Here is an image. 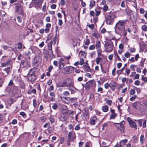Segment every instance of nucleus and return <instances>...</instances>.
I'll return each mask as SVG.
<instances>
[{"label":"nucleus","mask_w":147,"mask_h":147,"mask_svg":"<svg viewBox=\"0 0 147 147\" xmlns=\"http://www.w3.org/2000/svg\"><path fill=\"white\" fill-rule=\"evenodd\" d=\"M49 119L51 123H54L55 122V116L53 115H50L49 117Z\"/></svg>","instance_id":"obj_31"},{"label":"nucleus","mask_w":147,"mask_h":147,"mask_svg":"<svg viewBox=\"0 0 147 147\" xmlns=\"http://www.w3.org/2000/svg\"><path fill=\"white\" fill-rule=\"evenodd\" d=\"M98 120V119L96 116H93L90 118L89 123L91 125H95Z\"/></svg>","instance_id":"obj_14"},{"label":"nucleus","mask_w":147,"mask_h":147,"mask_svg":"<svg viewBox=\"0 0 147 147\" xmlns=\"http://www.w3.org/2000/svg\"><path fill=\"white\" fill-rule=\"evenodd\" d=\"M63 57L66 60V61L65 62L67 64H70L69 59L71 58V56L70 55H69L68 56H64Z\"/></svg>","instance_id":"obj_34"},{"label":"nucleus","mask_w":147,"mask_h":147,"mask_svg":"<svg viewBox=\"0 0 147 147\" xmlns=\"http://www.w3.org/2000/svg\"><path fill=\"white\" fill-rule=\"evenodd\" d=\"M11 68L9 67L5 68L4 69V71L7 73V74L6 75V76L9 74V72L11 71Z\"/></svg>","instance_id":"obj_40"},{"label":"nucleus","mask_w":147,"mask_h":147,"mask_svg":"<svg viewBox=\"0 0 147 147\" xmlns=\"http://www.w3.org/2000/svg\"><path fill=\"white\" fill-rule=\"evenodd\" d=\"M95 47L97 50L98 55H100L102 52V51L101 49V43L100 41H96Z\"/></svg>","instance_id":"obj_10"},{"label":"nucleus","mask_w":147,"mask_h":147,"mask_svg":"<svg viewBox=\"0 0 147 147\" xmlns=\"http://www.w3.org/2000/svg\"><path fill=\"white\" fill-rule=\"evenodd\" d=\"M102 58L100 57H98L95 59L96 63L97 65L100 64V63L102 61Z\"/></svg>","instance_id":"obj_38"},{"label":"nucleus","mask_w":147,"mask_h":147,"mask_svg":"<svg viewBox=\"0 0 147 147\" xmlns=\"http://www.w3.org/2000/svg\"><path fill=\"white\" fill-rule=\"evenodd\" d=\"M40 121L42 123H44L47 119V118L45 116H43L40 117L39 118Z\"/></svg>","instance_id":"obj_36"},{"label":"nucleus","mask_w":147,"mask_h":147,"mask_svg":"<svg viewBox=\"0 0 147 147\" xmlns=\"http://www.w3.org/2000/svg\"><path fill=\"white\" fill-rule=\"evenodd\" d=\"M83 67H84L85 71L86 72H90L91 69L90 66L89 65H83Z\"/></svg>","instance_id":"obj_35"},{"label":"nucleus","mask_w":147,"mask_h":147,"mask_svg":"<svg viewBox=\"0 0 147 147\" xmlns=\"http://www.w3.org/2000/svg\"><path fill=\"white\" fill-rule=\"evenodd\" d=\"M142 119H140L139 120H135V121H137L138 123L139 126L141 127L142 125Z\"/></svg>","instance_id":"obj_43"},{"label":"nucleus","mask_w":147,"mask_h":147,"mask_svg":"<svg viewBox=\"0 0 147 147\" xmlns=\"http://www.w3.org/2000/svg\"><path fill=\"white\" fill-rule=\"evenodd\" d=\"M34 6L36 8H39L42 5V3L36 0H33V2Z\"/></svg>","instance_id":"obj_22"},{"label":"nucleus","mask_w":147,"mask_h":147,"mask_svg":"<svg viewBox=\"0 0 147 147\" xmlns=\"http://www.w3.org/2000/svg\"><path fill=\"white\" fill-rule=\"evenodd\" d=\"M68 128L69 130H72V131L74 129V125L72 124H70L68 125Z\"/></svg>","instance_id":"obj_57"},{"label":"nucleus","mask_w":147,"mask_h":147,"mask_svg":"<svg viewBox=\"0 0 147 147\" xmlns=\"http://www.w3.org/2000/svg\"><path fill=\"white\" fill-rule=\"evenodd\" d=\"M90 40L89 39H86L85 42V44L88 46L90 43Z\"/></svg>","instance_id":"obj_63"},{"label":"nucleus","mask_w":147,"mask_h":147,"mask_svg":"<svg viewBox=\"0 0 147 147\" xmlns=\"http://www.w3.org/2000/svg\"><path fill=\"white\" fill-rule=\"evenodd\" d=\"M145 141V138L143 135H142L140 137V141L142 144H143Z\"/></svg>","instance_id":"obj_44"},{"label":"nucleus","mask_w":147,"mask_h":147,"mask_svg":"<svg viewBox=\"0 0 147 147\" xmlns=\"http://www.w3.org/2000/svg\"><path fill=\"white\" fill-rule=\"evenodd\" d=\"M33 105L34 108H38L39 106L40 103L38 102L35 99L33 100Z\"/></svg>","instance_id":"obj_26"},{"label":"nucleus","mask_w":147,"mask_h":147,"mask_svg":"<svg viewBox=\"0 0 147 147\" xmlns=\"http://www.w3.org/2000/svg\"><path fill=\"white\" fill-rule=\"evenodd\" d=\"M7 50L9 51H13L15 53V51L14 50V49L12 48L11 46H7Z\"/></svg>","instance_id":"obj_47"},{"label":"nucleus","mask_w":147,"mask_h":147,"mask_svg":"<svg viewBox=\"0 0 147 147\" xmlns=\"http://www.w3.org/2000/svg\"><path fill=\"white\" fill-rule=\"evenodd\" d=\"M22 64L25 67L30 68L31 67L30 63L27 60L23 61L22 62Z\"/></svg>","instance_id":"obj_25"},{"label":"nucleus","mask_w":147,"mask_h":147,"mask_svg":"<svg viewBox=\"0 0 147 147\" xmlns=\"http://www.w3.org/2000/svg\"><path fill=\"white\" fill-rule=\"evenodd\" d=\"M48 49H49V53H50L49 54V55L51 56L52 57V58L55 57L54 56V55L53 53L52 50V46L51 44H49L48 45Z\"/></svg>","instance_id":"obj_23"},{"label":"nucleus","mask_w":147,"mask_h":147,"mask_svg":"<svg viewBox=\"0 0 147 147\" xmlns=\"http://www.w3.org/2000/svg\"><path fill=\"white\" fill-rule=\"evenodd\" d=\"M136 66V65L134 64H132L130 65V68L132 71H135V67Z\"/></svg>","instance_id":"obj_54"},{"label":"nucleus","mask_w":147,"mask_h":147,"mask_svg":"<svg viewBox=\"0 0 147 147\" xmlns=\"http://www.w3.org/2000/svg\"><path fill=\"white\" fill-rule=\"evenodd\" d=\"M67 84V81L65 80L62 82H59L56 84V87L57 88L63 87H66Z\"/></svg>","instance_id":"obj_17"},{"label":"nucleus","mask_w":147,"mask_h":147,"mask_svg":"<svg viewBox=\"0 0 147 147\" xmlns=\"http://www.w3.org/2000/svg\"><path fill=\"white\" fill-rule=\"evenodd\" d=\"M65 114H63L59 118V120L62 122H66L68 121V119Z\"/></svg>","instance_id":"obj_19"},{"label":"nucleus","mask_w":147,"mask_h":147,"mask_svg":"<svg viewBox=\"0 0 147 147\" xmlns=\"http://www.w3.org/2000/svg\"><path fill=\"white\" fill-rule=\"evenodd\" d=\"M113 54L114 58L115 59H116L118 61H121L117 51H114Z\"/></svg>","instance_id":"obj_27"},{"label":"nucleus","mask_w":147,"mask_h":147,"mask_svg":"<svg viewBox=\"0 0 147 147\" xmlns=\"http://www.w3.org/2000/svg\"><path fill=\"white\" fill-rule=\"evenodd\" d=\"M52 107L53 109L56 110L58 107V105L57 104L55 103L53 104Z\"/></svg>","instance_id":"obj_59"},{"label":"nucleus","mask_w":147,"mask_h":147,"mask_svg":"<svg viewBox=\"0 0 147 147\" xmlns=\"http://www.w3.org/2000/svg\"><path fill=\"white\" fill-rule=\"evenodd\" d=\"M109 87L113 91H114L116 88L117 83L113 81H111L109 83Z\"/></svg>","instance_id":"obj_16"},{"label":"nucleus","mask_w":147,"mask_h":147,"mask_svg":"<svg viewBox=\"0 0 147 147\" xmlns=\"http://www.w3.org/2000/svg\"><path fill=\"white\" fill-rule=\"evenodd\" d=\"M43 127L44 128L47 127L48 129H49L51 128V126L50 123L49 122H47L45 123L43 126Z\"/></svg>","instance_id":"obj_39"},{"label":"nucleus","mask_w":147,"mask_h":147,"mask_svg":"<svg viewBox=\"0 0 147 147\" xmlns=\"http://www.w3.org/2000/svg\"><path fill=\"white\" fill-rule=\"evenodd\" d=\"M19 114L24 118H26V114L24 112H20V113Z\"/></svg>","instance_id":"obj_51"},{"label":"nucleus","mask_w":147,"mask_h":147,"mask_svg":"<svg viewBox=\"0 0 147 147\" xmlns=\"http://www.w3.org/2000/svg\"><path fill=\"white\" fill-rule=\"evenodd\" d=\"M92 35L93 37L96 38H98L100 36L99 33L97 32H95L94 33H92Z\"/></svg>","instance_id":"obj_48"},{"label":"nucleus","mask_w":147,"mask_h":147,"mask_svg":"<svg viewBox=\"0 0 147 147\" xmlns=\"http://www.w3.org/2000/svg\"><path fill=\"white\" fill-rule=\"evenodd\" d=\"M74 81H71L70 82H69L68 84L67 82L66 87H69V88L70 87H74Z\"/></svg>","instance_id":"obj_28"},{"label":"nucleus","mask_w":147,"mask_h":147,"mask_svg":"<svg viewBox=\"0 0 147 147\" xmlns=\"http://www.w3.org/2000/svg\"><path fill=\"white\" fill-rule=\"evenodd\" d=\"M115 16L112 13H109L105 17V22L106 23L109 25L113 24L114 22V19Z\"/></svg>","instance_id":"obj_5"},{"label":"nucleus","mask_w":147,"mask_h":147,"mask_svg":"<svg viewBox=\"0 0 147 147\" xmlns=\"http://www.w3.org/2000/svg\"><path fill=\"white\" fill-rule=\"evenodd\" d=\"M27 93L29 94H31L33 93L34 94H36V91L35 89H33L32 90H29L28 91Z\"/></svg>","instance_id":"obj_41"},{"label":"nucleus","mask_w":147,"mask_h":147,"mask_svg":"<svg viewBox=\"0 0 147 147\" xmlns=\"http://www.w3.org/2000/svg\"><path fill=\"white\" fill-rule=\"evenodd\" d=\"M3 59L4 60H6V62L2 63L1 64V66L2 67H6L7 65L10 64V62L11 61V59L8 56H3Z\"/></svg>","instance_id":"obj_11"},{"label":"nucleus","mask_w":147,"mask_h":147,"mask_svg":"<svg viewBox=\"0 0 147 147\" xmlns=\"http://www.w3.org/2000/svg\"><path fill=\"white\" fill-rule=\"evenodd\" d=\"M128 141L127 139H125L121 141L120 143L122 146L124 145L125 144L127 143Z\"/></svg>","instance_id":"obj_49"},{"label":"nucleus","mask_w":147,"mask_h":147,"mask_svg":"<svg viewBox=\"0 0 147 147\" xmlns=\"http://www.w3.org/2000/svg\"><path fill=\"white\" fill-rule=\"evenodd\" d=\"M130 127L132 128H134L135 129H137V126L136 122L133 121L129 124Z\"/></svg>","instance_id":"obj_29"},{"label":"nucleus","mask_w":147,"mask_h":147,"mask_svg":"<svg viewBox=\"0 0 147 147\" xmlns=\"http://www.w3.org/2000/svg\"><path fill=\"white\" fill-rule=\"evenodd\" d=\"M102 111L104 112H107L109 111V107L107 105H105L101 107Z\"/></svg>","instance_id":"obj_32"},{"label":"nucleus","mask_w":147,"mask_h":147,"mask_svg":"<svg viewBox=\"0 0 147 147\" xmlns=\"http://www.w3.org/2000/svg\"><path fill=\"white\" fill-rule=\"evenodd\" d=\"M96 86V84L95 81L91 80L86 82L85 86V89L89 90L90 88H94Z\"/></svg>","instance_id":"obj_7"},{"label":"nucleus","mask_w":147,"mask_h":147,"mask_svg":"<svg viewBox=\"0 0 147 147\" xmlns=\"http://www.w3.org/2000/svg\"><path fill=\"white\" fill-rule=\"evenodd\" d=\"M106 51L109 53L111 52L114 47L113 43L111 40H108L106 42L104 45Z\"/></svg>","instance_id":"obj_6"},{"label":"nucleus","mask_w":147,"mask_h":147,"mask_svg":"<svg viewBox=\"0 0 147 147\" xmlns=\"http://www.w3.org/2000/svg\"><path fill=\"white\" fill-rule=\"evenodd\" d=\"M60 98L64 103L67 105H69L70 104V97L61 96L60 97Z\"/></svg>","instance_id":"obj_15"},{"label":"nucleus","mask_w":147,"mask_h":147,"mask_svg":"<svg viewBox=\"0 0 147 147\" xmlns=\"http://www.w3.org/2000/svg\"><path fill=\"white\" fill-rule=\"evenodd\" d=\"M59 67L60 69H61L64 67L65 65L67 64L65 62H63L59 60Z\"/></svg>","instance_id":"obj_30"},{"label":"nucleus","mask_w":147,"mask_h":147,"mask_svg":"<svg viewBox=\"0 0 147 147\" xmlns=\"http://www.w3.org/2000/svg\"><path fill=\"white\" fill-rule=\"evenodd\" d=\"M124 67L121 69L119 70H118L117 71V72L118 74V75H119L121 74V73L124 70Z\"/></svg>","instance_id":"obj_58"},{"label":"nucleus","mask_w":147,"mask_h":147,"mask_svg":"<svg viewBox=\"0 0 147 147\" xmlns=\"http://www.w3.org/2000/svg\"><path fill=\"white\" fill-rule=\"evenodd\" d=\"M126 20H119L115 24L114 28L115 33L121 36L125 37L127 34L125 29V25Z\"/></svg>","instance_id":"obj_1"},{"label":"nucleus","mask_w":147,"mask_h":147,"mask_svg":"<svg viewBox=\"0 0 147 147\" xmlns=\"http://www.w3.org/2000/svg\"><path fill=\"white\" fill-rule=\"evenodd\" d=\"M22 47V43L21 42H19L18 44V49H19L20 50L21 49Z\"/></svg>","instance_id":"obj_60"},{"label":"nucleus","mask_w":147,"mask_h":147,"mask_svg":"<svg viewBox=\"0 0 147 147\" xmlns=\"http://www.w3.org/2000/svg\"><path fill=\"white\" fill-rule=\"evenodd\" d=\"M76 138V134L74 131H71L69 132L68 134L67 139L66 141L67 146H70V143L74 142Z\"/></svg>","instance_id":"obj_2"},{"label":"nucleus","mask_w":147,"mask_h":147,"mask_svg":"<svg viewBox=\"0 0 147 147\" xmlns=\"http://www.w3.org/2000/svg\"><path fill=\"white\" fill-rule=\"evenodd\" d=\"M51 24L50 23H47L46 25L45 31L46 32L49 33V32L50 28L51 27Z\"/></svg>","instance_id":"obj_33"},{"label":"nucleus","mask_w":147,"mask_h":147,"mask_svg":"<svg viewBox=\"0 0 147 147\" xmlns=\"http://www.w3.org/2000/svg\"><path fill=\"white\" fill-rule=\"evenodd\" d=\"M79 54L80 55V57L86 58V54L85 52L80 51L79 52Z\"/></svg>","instance_id":"obj_42"},{"label":"nucleus","mask_w":147,"mask_h":147,"mask_svg":"<svg viewBox=\"0 0 147 147\" xmlns=\"http://www.w3.org/2000/svg\"><path fill=\"white\" fill-rule=\"evenodd\" d=\"M137 96L136 95H134L133 96L131 97L129 99V100L131 101H133L135 100Z\"/></svg>","instance_id":"obj_55"},{"label":"nucleus","mask_w":147,"mask_h":147,"mask_svg":"<svg viewBox=\"0 0 147 147\" xmlns=\"http://www.w3.org/2000/svg\"><path fill=\"white\" fill-rule=\"evenodd\" d=\"M105 101L109 106H111V105L112 103V101L111 100L108 99L107 98H106Z\"/></svg>","instance_id":"obj_46"},{"label":"nucleus","mask_w":147,"mask_h":147,"mask_svg":"<svg viewBox=\"0 0 147 147\" xmlns=\"http://www.w3.org/2000/svg\"><path fill=\"white\" fill-rule=\"evenodd\" d=\"M36 69L35 67H33L30 69L28 71V79L32 82H33L36 80V78L35 74Z\"/></svg>","instance_id":"obj_3"},{"label":"nucleus","mask_w":147,"mask_h":147,"mask_svg":"<svg viewBox=\"0 0 147 147\" xmlns=\"http://www.w3.org/2000/svg\"><path fill=\"white\" fill-rule=\"evenodd\" d=\"M77 98L76 97L71 98L70 97V103H72V105L75 106H77L78 105V102H77Z\"/></svg>","instance_id":"obj_18"},{"label":"nucleus","mask_w":147,"mask_h":147,"mask_svg":"<svg viewBox=\"0 0 147 147\" xmlns=\"http://www.w3.org/2000/svg\"><path fill=\"white\" fill-rule=\"evenodd\" d=\"M141 28L144 31L146 32L147 30V26L146 25H144L142 26Z\"/></svg>","instance_id":"obj_52"},{"label":"nucleus","mask_w":147,"mask_h":147,"mask_svg":"<svg viewBox=\"0 0 147 147\" xmlns=\"http://www.w3.org/2000/svg\"><path fill=\"white\" fill-rule=\"evenodd\" d=\"M29 104L28 102L24 100H22L21 103V108L23 110H26L29 108Z\"/></svg>","instance_id":"obj_12"},{"label":"nucleus","mask_w":147,"mask_h":147,"mask_svg":"<svg viewBox=\"0 0 147 147\" xmlns=\"http://www.w3.org/2000/svg\"><path fill=\"white\" fill-rule=\"evenodd\" d=\"M95 2L94 0H90L89 4L90 8H92L95 6Z\"/></svg>","instance_id":"obj_37"},{"label":"nucleus","mask_w":147,"mask_h":147,"mask_svg":"<svg viewBox=\"0 0 147 147\" xmlns=\"http://www.w3.org/2000/svg\"><path fill=\"white\" fill-rule=\"evenodd\" d=\"M84 113L81 115V116L84 117L86 119H89L90 114L88 110L86 109H84Z\"/></svg>","instance_id":"obj_20"},{"label":"nucleus","mask_w":147,"mask_h":147,"mask_svg":"<svg viewBox=\"0 0 147 147\" xmlns=\"http://www.w3.org/2000/svg\"><path fill=\"white\" fill-rule=\"evenodd\" d=\"M75 69V68L71 66H66L62 70V72L64 74L72 73Z\"/></svg>","instance_id":"obj_8"},{"label":"nucleus","mask_w":147,"mask_h":147,"mask_svg":"<svg viewBox=\"0 0 147 147\" xmlns=\"http://www.w3.org/2000/svg\"><path fill=\"white\" fill-rule=\"evenodd\" d=\"M63 95L65 96H69L70 95V93L69 91H66L63 92Z\"/></svg>","instance_id":"obj_62"},{"label":"nucleus","mask_w":147,"mask_h":147,"mask_svg":"<svg viewBox=\"0 0 147 147\" xmlns=\"http://www.w3.org/2000/svg\"><path fill=\"white\" fill-rule=\"evenodd\" d=\"M109 125V123L108 122L105 123H103L102 125V130H103L105 129V128L107 127Z\"/></svg>","instance_id":"obj_50"},{"label":"nucleus","mask_w":147,"mask_h":147,"mask_svg":"<svg viewBox=\"0 0 147 147\" xmlns=\"http://www.w3.org/2000/svg\"><path fill=\"white\" fill-rule=\"evenodd\" d=\"M118 126L117 127V128L120 131L121 133H123L124 131V125L121 123H118Z\"/></svg>","instance_id":"obj_21"},{"label":"nucleus","mask_w":147,"mask_h":147,"mask_svg":"<svg viewBox=\"0 0 147 147\" xmlns=\"http://www.w3.org/2000/svg\"><path fill=\"white\" fill-rule=\"evenodd\" d=\"M84 63V59L83 57H80V61L79 63V64L80 65H82Z\"/></svg>","instance_id":"obj_53"},{"label":"nucleus","mask_w":147,"mask_h":147,"mask_svg":"<svg viewBox=\"0 0 147 147\" xmlns=\"http://www.w3.org/2000/svg\"><path fill=\"white\" fill-rule=\"evenodd\" d=\"M142 105L138 101H136L132 104V107L134 109L139 110L141 108Z\"/></svg>","instance_id":"obj_13"},{"label":"nucleus","mask_w":147,"mask_h":147,"mask_svg":"<svg viewBox=\"0 0 147 147\" xmlns=\"http://www.w3.org/2000/svg\"><path fill=\"white\" fill-rule=\"evenodd\" d=\"M5 122V118L3 115L0 114V126L3 125Z\"/></svg>","instance_id":"obj_24"},{"label":"nucleus","mask_w":147,"mask_h":147,"mask_svg":"<svg viewBox=\"0 0 147 147\" xmlns=\"http://www.w3.org/2000/svg\"><path fill=\"white\" fill-rule=\"evenodd\" d=\"M44 32L46 33H48V32H46L45 29H44V28H41L39 30V33L41 34H43Z\"/></svg>","instance_id":"obj_61"},{"label":"nucleus","mask_w":147,"mask_h":147,"mask_svg":"<svg viewBox=\"0 0 147 147\" xmlns=\"http://www.w3.org/2000/svg\"><path fill=\"white\" fill-rule=\"evenodd\" d=\"M61 112L63 114L68 115H73V113L75 111H72L70 112V111L67 109V106L63 105L61 109Z\"/></svg>","instance_id":"obj_9"},{"label":"nucleus","mask_w":147,"mask_h":147,"mask_svg":"<svg viewBox=\"0 0 147 147\" xmlns=\"http://www.w3.org/2000/svg\"><path fill=\"white\" fill-rule=\"evenodd\" d=\"M95 48V45L93 44L90 46L89 47V50H93Z\"/></svg>","instance_id":"obj_64"},{"label":"nucleus","mask_w":147,"mask_h":147,"mask_svg":"<svg viewBox=\"0 0 147 147\" xmlns=\"http://www.w3.org/2000/svg\"><path fill=\"white\" fill-rule=\"evenodd\" d=\"M117 115V114H111L110 117V119H115L116 116Z\"/></svg>","instance_id":"obj_45"},{"label":"nucleus","mask_w":147,"mask_h":147,"mask_svg":"<svg viewBox=\"0 0 147 147\" xmlns=\"http://www.w3.org/2000/svg\"><path fill=\"white\" fill-rule=\"evenodd\" d=\"M135 91L134 89H131L130 90L129 92V94L130 96L134 95L135 93Z\"/></svg>","instance_id":"obj_56"},{"label":"nucleus","mask_w":147,"mask_h":147,"mask_svg":"<svg viewBox=\"0 0 147 147\" xmlns=\"http://www.w3.org/2000/svg\"><path fill=\"white\" fill-rule=\"evenodd\" d=\"M15 5V12L18 14L21 15L22 17H24L25 13L24 11L23 7L21 4L18 3L14 4Z\"/></svg>","instance_id":"obj_4"}]
</instances>
